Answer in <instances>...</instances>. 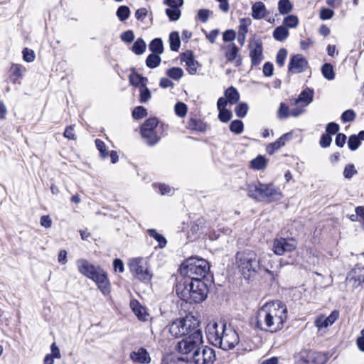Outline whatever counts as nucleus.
Returning a JSON list of instances; mask_svg holds the SVG:
<instances>
[{
    "mask_svg": "<svg viewBox=\"0 0 364 364\" xmlns=\"http://www.w3.org/2000/svg\"><path fill=\"white\" fill-rule=\"evenodd\" d=\"M209 342L224 350L232 349L239 343L237 332L223 321L210 322L205 328Z\"/></svg>",
    "mask_w": 364,
    "mask_h": 364,
    "instance_id": "1",
    "label": "nucleus"
},
{
    "mask_svg": "<svg viewBox=\"0 0 364 364\" xmlns=\"http://www.w3.org/2000/svg\"><path fill=\"white\" fill-rule=\"evenodd\" d=\"M178 296L187 303H200L208 296V289L201 279L191 280L190 278L181 279L176 287Z\"/></svg>",
    "mask_w": 364,
    "mask_h": 364,
    "instance_id": "2",
    "label": "nucleus"
},
{
    "mask_svg": "<svg viewBox=\"0 0 364 364\" xmlns=\"http://www.w3.org/2000/svg\"><path fill=\"white\" fill-rule=\"evenodd\" d=\"M235 265L246 279H250L262 270L271 274V272L262 264V261L257 254L248 249L236 253Z\"/></svg>",
    "mask_w": 364,
    "mask_h": 364,
    "instance_id": "3",
    "label": "nucleus"
},
{
    "mask_svg": "<svg viewBox=\"0 0 364 364\" xmlns=\"http://www.w3.org/2000/svg\"><path fill=\"white\" fill-rule=\"evenodd\" d=\"M247 196L258 202L267 203L277 202L283 198L279 187L273 183H263L259 181H253L247 185Z\"/></svg>",
    "mask_w": 364,
    "mask_h": 364,
    "instance_id": "4",
    "label": "nucleus"
},
{
    "mask_svg": "<svg viewBox=\"0 0 364 364\" xmlns=\"http://www.w3.org/2000/svg\"><path fill=\"white\" fill-rule=\"evenodd\" d=\"M76 264L79 272L94 281L104 295L110 293L111 284L109 280L106 272L100 266H95L85 259H77Z\"/></svg>",
    "mask_w": 364,
    "mask_h": 364,
    "instance_id": "5",
    "label": "nucleus"
},
{
    "mask_svg": "<svg viewBox=\"0 0 364 364\" xmlns=\"http://www.w3.org/2000/svg\"><path fill=\"white\" fill-rule=\"evenodd\" d=\"M200 323L198 317L188 314L185 317L173 321L169 326V332L176 338L188 336L195 331L202 332Z\"/></svg>",
    "mask_w": 364,
    "mask_h": 364,
    "instance_id": "6",
    "label": "nucleus"
},
{
    "mask_svg": "<svg viewBox=\"0 0 364 364\" xmlns=\"http://www.w3.org/2000/svg\"><path fill=\"white\" fill-rule=\"evenodd\" d=\"M210 269L208 262L203 259L190 257L180 267V274L182 279H201L204 278Z\"/></svg>",
    "mask_w": 364,
    "mask_h": 364,
    "instance_id": "7",
    "label": "nucleus"
},
{
    "mask_svg": "<svg viewBox=\"0 0 364 364\" xmlns=\"http://www.w3.org/2000/svg\"><path fill=\"white\" fill-rule=\"evenodd\" d=\"M287 318V309L281 302H272L269 312V323L264 331L277 332L282 328Z\"/></svg>",
    "mask_w": 364,
    "mask_h": 364,
    "instance_id": "8",
    "label": "nucleus"
},
{
    "mask_svg": "<svg viewBox=\"0 0 364 364\" xmlns=\"http://www.w3.org/2000/svg\"><path fill=\"white\" fill-rule=\"evenodd\" d=\"M129 267L132 274L138 279L144 282L151 280L152 274L149 269L148 264L143 258H133L129 260Z\"/></svg>",
    "mask_w": 364,
    "mask_h": 364,
    "instance_id": "9",
    "label": "nucleus"
},
{
    "mask_svg": "<svg viewBox=\"0 0 364 364\" xmlns=\"http://www.w3.org/2000/svg\"><path fill=\"white\" fill-rule=\"evenodd\" d=\"M202 332H197L186 336L178 343V351L182 354H189L191 352L195 353L203 343Z\"/></svg>",
    "mask_w": 364,
    "mask_h": 364,
    "instance_id": "10",
    "label": "nucleus"
},
{
    "mask_svg": "<svg viewBox=\"0 0 364 364\" xmlns=\"http://www.w3.org/2000/svg\"><path fill=\"white\" fill-rule=\"evenodd\" d=\"M295 358L302 364H325L327 361L324 354L310 350H301Z\"/></svg>",
    "mask_w": 364,
    "mask_h": 364,
    "instance_id": "11",
    "label": "nucleus"
},
{
    "mask_svg": "<svg viewBox=\"0 0 364 364\" xmlns=\"http://www.w3.org/2000/svg\"><path fill=\"white\" fill-rule=\"evenodd\" d=\"M252 66H257L264 59L263 43L259 38H253L248 44Z\"/></svg>",
    "mask_w": 364,
    "mask_h": 364,
    "instance_id": "12",
    "label": "nucleus"
},
{
    "mask_svg": "<svg viewBox=\"0 0 364 364\" xmlns=\"http://www.w3.org/2000/svg\"><path fill=\"white\" fill-rule=\"evenodd\" d=\"M195 364H213L215 360V353L213 348L208 346L199 347L191 357Z\"/></svg>",
    "mask_w": 364,
    "mask_h": 364,
    "instance_id": "13",
    "label": "nucleus"
},
{
    "mask_svg": "<svg viewBox=\"0 0 364 364\" xmlns=\"http://www.w3.org/2000/svg\"><path fill=\"white\" fill-rule=\"evenodd\" d=\"M296 247V242L293 238H279L274 242L273 250L277 255H283L286 252H291Z\"/></svg>",
    "mask_w": 364,
    "mask_h": 364,
    "instance_id": "14",
    "label": "nucleus"
},
{
    "mask_svg": "<svg viewBox=\"0 0 364 364\" xmlns=\"http://www.w3.org/2000/svg\"><path fill=\"white\" fill-rule=\"evenodd\" d=\"M308 66V62L301 54L292 55L288 65L289 72L292 73H301L304 72Z\"/></svg>",
    "mask_w": 364,
    "mask_h": 364,
    "instance_id": "15",
    "label": "nucleus"
},
{
    "mask_svg": "<svg viewBox=\"0 0 364 364\" xmlns=\"http://www.w3.org/2000/svg\"><path fill=\"white\" fill-rule=\"evenodd\" d=\"M271 303H267L263 305L257 311L256 315V327L262 331H264V327H267L269 323V312Z\"/></svg>",
    "mask_w": 364,
    "mask_h": 364,
    "instance_id": "16",
    "label": "nucleus"
},
{
    "mask_svg": "<svg viewBox=\"0 0 364 364\" xmlns=\"http://www.w3.org/2000/svg\"><path fill=\"white\" fill-rule=\"evenodd\" d=\"M225 56L228 62L235 61V66H240L242 64V58L239 55V48L235 43L224 47Z\"/></svg>",
    "mask_w": 364,
    "mask_h": 364,
    "instance_id": "17",
    "label": "nucleus"
},
{
    "mask_svg": "<svg viewBox=\"0 0 364 364\" xmlns=\"http://www.w3.org/2000/svg\"><path fill=\"white\" fill-rule=\"evenodd\" d=\"M347 279L350 282H353V286L358 287L362 286L364 287V268L356 267L353 269L348 275Z\"/></svg>",
    "mask_w": 364,
    "mask_h": 364,
    "instance_id": "18",
    "label": "nucleus"
},
{
    "mask_svg": "<svg viewBox=\"0 0 364 364\" xmlns=\"http://www.w3.org/2000/svg\"><path fill=\"white\" fill-rule=\"evenodd\" d=\"M314 91L309 88L304 89L297 98L291 99L292 105H301L302 107L309 105L313 100Z\"/></svg>",
    "mask_w": 364,
    "mask_h": 364,
    "instance_id": "19",
    "label": "nucleus"
},
{
    "mask_svg": "<svg viewBox=\"0 0 364 364\" xmlns=\"http://www.w3.org/2000/svg\"><path fill=\"white\" fill-rule=\"evenodd\" d=\"M130 358L134 363L141 364L149 363L151 358L149 353L144 348H139L136 351H132L130 353Z\"/></svg>",
    "mask_w": 364,
    "mask_h": 364,
    "instance_id": "20",
    "label": "nucleus"
},
{
    "mask_svg": "<svg viewBox=\"0 0 364 364\" xmlns=\"http://www.w3.org/2000/svg\"><path fill=\"white\" fill-rule=\"evenodd\" d=\"M291 136L290 133H287L281 136L274 142L270 143L266 147V151L268 154L272 155L275 151H278L281 147L285 145L286 141H289Z\"/></svg>",
    "mask_w": 364,
    "mask_h": 364,
    "instance_id": "21",
    "label": "nucleus"
},
{
    "mask_svg": "<svg viewBox=\"0 0 364 364\" xmlns=\"http://www.w3.org/2000/svg\"><path fill=\"white\" fill-rule=\"evenodd\" d=\"M130 306L137 318L143 321L148 319L149 314L146 311V309L143 307L138 301L132 300L130 301Z\"/></svg>",
    "mask_w": 364,
    "mask_h": 364,
    "instance_id": "22",
    "label": "nucleus"
},
{
    "mask_svg": "<svg viewBox=\"0 0 364 364\" xmlns=\"http://www.w3.org/2000/svg\"><path fill=\"white\" fill-rule=\"evenodd\" d=\"M339 313L338 311H333L326 318H321L316 321V325L318 328H326L331 326L338 318Z\"/></svg>",
    "mask_w": 364,
    "mask_h": 364,
    "instance_id": "23",
    "label": "nucleus"
},
{
    "mask_svg": "<svg viewBox=\"0 0 364 364\" xmlns=\"http://www.w3.org/2000/svg\"><path fill=\"white\" fill-rule=\"evenodd\" d=\"M181 60L186 63V70L190 75H195L197 73L198 63L195 60L191 53H183L181 56Z\"/></svg>",
    "mask_w": 364,
    "mask_h": 364,
    "instance_id": "24",
    "label": "nucleus"
},
{
    "mask_svg": "<svg viewBox=\"0 0 364 364\" xmlns=\"http://www.w3.org/2000/svg\"><path fill=\"white\" fill-rule=\"evenodd\" d=\"M141 134L149 146L155 145L160 139L156 130L141 129Z\"/></svg>",
    "mask_w": 364,
    "mask_h": 364,
    "instance_id": "25",
    "label": "nucleus"
},
{
    "mask_svg": "<svg viewBox=\"0 0 364 364\" xmlns=\"http://www.w3.org/2000/svg\"><path fill=\"white\" fill-rule=\"evenodd\" d=\"M266 7L263 2L257 1L252 6V16L254 19H262L266 15Z\"/></svg>",
    "mask_w": 364,
    "mask_h": 364,
    "instance_id": "26",
    "label": "nucleus"
},
{
    "mask_svg": "<svg viewBox=\"0 0 364 364\" xmlns=\"http://www.w3.org/2000/svg\"><path fill=\"white\" fill-rule=\"evenodd\" d=\"M225 96L228 102L231 105L236 104L240 100V94L237 89L232 86L225 91Z\"/></svg>",
    "mask_w": 364,
    "mask_h": 364,
    "instance_id": "27",
    "label": "nucleus"
},
{
    "mask_svg": "<svg viewBox=\"0 0 364 364\" xmlns=\"http://www.w3.org/2000/svg\"><path fill=\"white\" fill-rule=\"evenodd\" d=\"M129 78L130 83L134 86H139V87H147L148 79L146 77H143L138 73H134L131 74Z\"/></svg>",
    "mask_w": 364,
    "mask_h": 364,
    "instance_id": "28",
    "label": "nucleus"
},
{
    "mask_svg": "<svg viewBox=\"0 0 364 364\" xmlns=\"http://www.w3.org/2000/svg\"><path fill=\"white\" fill-rule=\"evenodd\" d=\"M149 50L154 54H161L164 52L163 41L159 38L153 39L149 46Z\"/></svg>",
    "mask_w": 364,
    "mask_h": 364,
    "instance_id": "29",
    "label": "nucleus"
},
{
    "mask_svg": "<svg viewBox=\"0 0 364 364\" xmlns=\"http://www.w3.org/2000/svg\"><path fill=\"white\" fill-rule=\"evenodd\" d=\"M289 36V31L283 26L277 27L273 32V37L278 41H284Z\"/></svg>",
    "mask_w": 364,
    "mask_h": 364,
    "instance_id": "30",
    "label": "nucleus"
},
{
    "mask_svg": "<svg viewBox=\"0 0 364 364\" xmlns=\"http://www.w3.org/2000/svg\"><path fill=\"white\" fill-rule=\"evenodd\" d=\"M170 49L172 51H178L181 46V39L179 33L177 31H173L169 35Z\"/></svg>",
    "mask_w": 364,
    "mask_h": 364,
    "instance_id": "31",
    "label": "nucleus"
},
{
    "mask_svg": "<svg viewBox=\"0 0 364 364\" xmlns=\"http://www.w3.org/2000/svg\"><path fill=\"white\" fill-rule=\"evenodd\" d=\"M148 235L156 240L159 243V247L160 248H164L166 247L167 241L166 238L160 233H159L155 229H149L147 230Z\"/></svg>",
    "mask_w": 364,
    "mask_h": 364,
    "instance_id": "32",
    "label": "nucleus"
},
{
    "mask_svg": "<svg viewBox=\"0 0 364 364\" xmlns=\"http://www.w3.org/2000/svg\"><path fill=\"white\" fill-rule=\"evenodd\" d=\"M188 127L191 130L204 132L206 129V125L200 120L191 118L188 122Z\"/></svg>",
    "mask_w": 364,
    "mask_h": 364,
    "instance_id": "33",
    "label": "nucleus"
},
{
    "mask_svg": "<svg viewBox=\"0 0 364 364\" xmlns=\"http://www.w3.org/2000/svg\"><path fill=\"white\" fill-rule=\"evenodd\" d=\"M161 61V58L159 54L151 53L149 55L146 59V65L149 68H156Z\"/></svg>",
    "mask_w": 364,
    "mask_h": 364,
    "instance_id": "34",
    "label": "nucleus"
},
{
    "mask_svg": "<svg viewBox=\"0 0 364 364\" xmlns=\"http://www.w3.org/2000/svg\"><path fill=\"white\" fill-rule=\"evenodd\" d=\"M323 76L328 80H332L335 78V72L333 67L330 63H324L321 68Z\"/></svg>",
    "mask_w": 364,
    "mask_h": 364,
    "instance_id": "35",
    "label": "nucleus"
},
{
    "mask_svg": "<svg viewBox=\"0 0 364 364\" xmlns=\"http://www.w3.org/2000/svg\"><path fill=\"white\" fill-rule=\"evenodd\" d=\"M293 5L289 0H279L278 2V11L280 14H287L291 11Z\"/></svg>",
    "mask_w": 364,
    "mask_h": 364,
    "instance_id": "36",
    "label": "nucleus"
},
{
    "mask_svg": "<svg viewBox=\"0 0 364 364\" xmlns=\"http://www.w3.org/2000/svg\"><path fill=\"white\" fill-rule=\"evenodd\" d=\"M166 16L171 21H178L181 15V11L179 8L168 7L165 10Z\"/></svg>",
    "mask_w": 364,
    "mask_h": 364,
    "instance_id": "37",
    "label": "nucleus"
},
{
    "mask_svg": "<svg viewBox=\"0 0 364 364\" xmlns=\"http://www.w3.org/2000/svg\"><path fill=\"white\" fill-rule=\"evenodd\" d=\"M146 43L144 41L139 38H138L132 46V51L136 55H141L145 52Z\"/></svg>",
    "mask_w": 364,
    "mask_h": 364,
    "instance_id": "38",
    "label": "nucleus"
},
{
    "mask_svg": "<svg viewBox=\"0 0 364 364\" xmlns=\"http://www.w3.org/2000/svg\"><path fill=\"white\" fill-rule=\"evenodd\" d=\"M267 166V160L263 156H258L251 161V166L257 170H262Z\"/></svg>",
    "mask_w": 364,
    "mask_h": 364,
    "instance_id": "39",
    "label": "nucleus"
},
{
    "mask_svg": "<svg viewBox=\"0 0 364 364\" xmlns=\"http://www.w3.org/2000/svg\"><path fill=\"white\" fill-rule=\"evenodd\" d=\"M166 75L170 78L178 80L183 75V71L181 68L178 67H173L166 70Z\"/></svg>",
    "mask_w": 364,
    "mask_h": 364,
    "instance_id": "40",
    "label": "nucleus"
},
{
    "mask_svg": "<svg viewBox=\"0 0 364 364\" xmlns=\"http://www.w3.org/2000/svg\"><path fill=\"white\" fill-rule=\"evenodd\" d=\"M116 15L121 21H124L129 17V8L127 6H119V8L117 10Z\"/></svg>",
    "mask_w": 364,
    "mask_h": 364,
    "instance_id": "41",
    "label": "nucleus"
},
{
    "mask_svg": "<svg viewBox=\"0 0 364 364\" xmlns=\"http://www.w3.org/2000/svg\"><path fill=\"white\" fill-rule=\"evenodd\" d=\"M244 124L241 120L235 119L231 122L230 124V130L236 134H240L243 132Z\"/></svg>",
    "mask_w": 364,
    "mask_h": 364,
    "instance_id": "42",
    "label": "nucleus"
},
{
    "mask_svg": "<svg viewBox=\"0 0 364 364\" xmlns=\"http://www.w3.org/2000/svg\"><path fill=\"white\" fill-rule=\"evenodd\" d=\"M249 107L246 102L239 103L235 108V112L237 117L243 118L247 115Z\"/></svg>",
    "mask_w": 364,
    "mask_h": 364,
    "instance_id": "43",
    "label": "nucleus"
},
{
    "mask_svg": "<svg viewBox=\"0 0 364 364\" xmlns=\"http://www.w3.org/2000/svg\"><path fill=\"white\" fill-rule=\"evenodd\" d=\"M290 112L289 106L285 103L282 102L277 112V117L279 119H287L289 117Z\"/></svg>",
    "mask_w": 364,
    "mask_h": 364,
    "instance_id": "44",
    "label": "nucleus"
},
{
    "mask_svg": "<svg viewBox=\"0 0 364 364\" xmlns=\"http://www.w3.org/2000/svg\"><path fill=\"white\" fill-rule=\"evenodd\" d=\"M158 122L157 118H149L143 123L141 126V129L156 130Z\"/></svg>",
    "mask_w": 364,
    "mask_h": 364,
    "instance_id": "45",
    "label": "nucleus"
},
{
    "mask_svg": "<svg viewBox=\"0 0 364 364\" xmlns=\"http://www.w3.org/2000/svg\"><path fill=\"white\" fill-rule=\"evenodd\" d=\"M95 146L97 150L100 151V155L102 158L105 159L107 157L109 152L107 151V146L104 141L102 140L97 139L95 141Z\"/></svg>",
    "mask_w": 364,
    "mask_h": 364,
    "instance_id": "46",
    "label": "nucleus"
},
{
    "mask_svg": "<svg viewBox=\"0 0 364 364\" xmlns=\"http://www.w3.org/2000/svg\"><path fill=\"white\" fill-rule=\"evenodd\" d=\"M283 23L289 28H296L299 24V18L296 16L289 15L283 20Z\"/></svg>",
    "mask_w": 364,
    "mask_h": 364,
    "instance_id": "47",
    "label": "nucleus"
},
{
    "mask_svg": "<svg viewBox=\"0 0 364 364\" xmlns=\"http://www.w3.org/2000/svg\"><path fill=\"white\" fill-rule=\"evenodd\" d=\"M139 101L141 103H146L151 99V92L147 87H139Z\"/></svg>",
    "mask_w": 364,
    "mask_h": 364,
    "instance_id": "48",
    "label": "nucleus"
},
{
    "mask_svg": "<svg viewBox=\"0 0 364 364\" xmlns=\"http://www.w3.org/2000/svg\"><path fill=\"white\" fill-rule=\"evenodd\" d=\"M287 56V51L285 48H281L277 52L276 63L279 67H283Z\"/></svg>",
    "mask_w": 364,
    "mask_h": 364,
    "instance_id": "49",
    "label": "nucleus"
},
{
    "mask_svg": "<svg viewBox=\"0 0 364 364\" xmlns=\"http://www.w3.org/2000/svg\"><path fill=\"white\" fill-rule=\"evenodd\" d=\"M147 115L146 109L142 106L135 107L132 112V117L135 119H140Z\"/></svg>",
    "mask_w": 364,
    "mask_h": 364,
    "instance_id": "50",
    "label": "nucleus"
},
{
    "mask_svg": "<svg viewBox=\"0 0 364 364\" xmlns=\"http://www.w3.org/2000/svg\"><path fill=\"white\" fill-rule=\"evenodd\" d=\"M252 23V20L250 18H242L240 20V25L238 28L239 33H247L248 31V26Z\"/></svg>",
    "mask_w": 364,
    "mask_h": 364,
    "instance_id": "51",
    "label": "nucleus"
},
{
    "mask_svg": "<svg viewBox=\"0 0 364 364\" xmlns=\"http://www.w3.org/2000/svg\"><path fill=\"white\" fill-rule=\"evenodd\" d=\"M357 170L353 164H350L346 166L343 170V176L346 179H350L357 173Z\"/></svg>",
    "mask_w": 364,
    "mask_h": 364,
    "instance_id": "52",
    "label": "nucleus"
},
{
    "mask_svg": "<svg viewBox=\"0 0 364 364\" xmlns=\"http://www.w3.org/2000/svg\"><path fill=\"white\" fill-rule=\"evenodd\" d=\"M174 110L176 115L183 117L187 113V106L185 103L178 102L175 105Z\"/></svg>",
    "mask_w": 364,
    "mask_h": 364,
    "instance_id": "53",
    "label": "nucleus"
},
{
    "mask_svg": "<svg viewBox=\"0 0 364 364\" xmlns=\"http://www.w3.org/2000/svg\"><path fill=\"white\" fill-rule=\"evenodd\" d=\"M360 141L358 140L355 134L350 136L348 141V146L351 151H355L360 145Z\"/></svg>",
    "mask_w": 364,
    "mask_h": 364,
    "instance_id": "54",
    "label": "nucleus"
},
{
    "mask_svg": "<svg viewBox=\"0 0 364 364\" xmlns=\"http://www.w3.org/2000/svg\"><path fill=\"white\" fill-rule=\"evenodd\" d=\"M232 117V114L230 110L227 109L219 110L218 119L220 122L226 123L231 119Z\"/></svg>",
    "mask_w": 364,
    "mask_h": 364,
    "instance_id": "55",
    "label": "nucleus"
},
{
    "mask_svg": "<svg viewBox=\"0 0 364 364\" xmlns=\"http://www.w3.org/2000/svg\"><path fill=\"white\" fill-rule=\"evenodd\" d=\"M22 53L23 58L25 61L31 63L35 60L36 55L33 50L26 48L23 50Z\"/></svg>",
    "mask_w": 364,
    "mask_h": 364,
    "instance_id": "56",
    "label": "nucleus"
},
{
    "mask_svg": "<svg viewBox=\"0 0 364 364\" xmlns=\"http://www.w3.org/2000/svg\"><path fill=\"white\" fill-rule=\"evenodd\" d=\"M355 118V114L352 109H348L343 112L341 119L343 122H352Z\"/></svg>",
    "mask_w": 364,
    "mask_h": 364,
    "instance_id": "57",
    "label": "nucleus"
},
{
    "mask_svg": "<svg viewBox=\"0 0 364 364\" xmlns=\"http://www.w3.org/2000/svg\"><path fill=\"white\" fill-rule=\"evenodd\" d=\"M122 41L126 43H132L134 39V32L131 30L123 32L120 36Z\"/></svg>",
    "mask_w": 364,
    "mask_h": 364,
    "instance_id": "58",
    "label": "nucleus"
},
{
    "mask_svg": "<svg viewBox=\"0 0 364 364\" xmlns=\"http://www.w3.org/2000/svg\"><path fill=\"white\" fill-rule=\"evenodd\" d=\"M204 224V220L203 218H198L196 220L191 227V232L193 234H197L200 229L203 227Z\"/></svg>",
    "mask_w": 364,
    "mask_h": 364,
    "instance_id": "59",
    "label": "nucleus"
},
{
    "mask_svg": "<svg viewBox=\"0 0 364 364\" xmlns=\"http://www.w3.org/2000/svg\"><path fill=\"white\" fill-rule=\"evenodd\" d=\"M331 141L332 139L329 134H323L321 136L319 143L321 147L326 148L331 145Z\"/></svg>",
    "mask_w": 364,
    "mask_h": 364,
    "instance_id": "60",
    "label": "nucleus"
},
{
    "mask_svg": "<svg viewBox=\"0 0 364 364\" xmlns=\"http://www.w3.org/2000/svg\"><path fill=\"white\" fill-rule=\"evenodd\" d=\"M334 14V12L333 10L323 8L320 11V18L323 20H328L331 19Z\"/></svg>",
    "mask_w": 364,
    "mask_h": 364,
    "instance_id": "61",
    "label": "nucleus"
},
{
    "mask_svg": "<svg viewBox=\"0 0 364 364\" xmlns=\"http://www.w3.org/2000/svg\"><path fill=\"white\" fill-rule=\"evenodd\" d=\"M274 66L272 63L267 62L263 65V74L266 77H271L273 75Z\"/></svg>",
    "mask_w": 364,
    "mask_h": 364,
    "instance_id": "62",
    "label": "nucleus"
},
{
    "mask_svg": "<svg viewBox=\"0 0 364 364\" xmlns=\"http://www.w3.org/2000/svg\"><path fill=\"white\" fill-rule=\"evenodd\" d=\"M158 187L161 195H171L173 193L174 190L168 185L161 183L159 184Z\"/></svg>",
    "mask_w": 364,
    "mask_h": 364,
    "instance_id": "63",
    "label": "nucleus"
},
{
    "mask_svg": "<svg viewBox=\"0 0 364 364\" xmlns=\"http://www.w3.org/2000/svg\"><path fill=\"white\" fill-rule=\"evenodd\" d=\"M339 130V125L335 122H330L326 125V131L328 134H335Z\"/></svg>",
    "mask_w": 364,
    "mask_h": 364,
    "instance_id": "64",
    "label": "nucleus"
}]
</instances>
